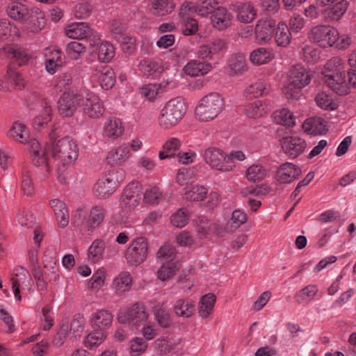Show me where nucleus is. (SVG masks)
<instances>
[{"label":"nucleus","instance_id":"f257e3e1","mask_svg":"<svg viewBox=\"0 0 356 356\" xmlns=\"http://www.w3.org/2000/svg\"><path fill=\"white\" fill-rule=\"evenodd\" d=\"M57 129H53L49 133L50 145L52 156L58 160L63 166L72 163L78 156V148L75 142L68 136L58 140Z\"/></svg>","mask_w":356,"mask_h":356},{"label":"nucleus","instance_id":"f03ea898","mask_svg":"<svg viewBox=\"0 0 356 356\" xmlns=\"http://www.w3.org/2000/svg\"><path fill=\"white\" fill-rule=\"evenodd\" d=\"M223 108L224 100L220 95L217 92H211L200 99L195 114L200 121L207 122L217 117Z\"/></svg>","mask_w":356,"mask_h":356},{"label":"nucleus","instance_id":"7ed1b4c3","mask_svg":"<svg viewBox=\"0 0 356 356\" xmlns=\"http://www.w3.org/2000/svg\"><path fill=\"white\" fill-rule=\"evenodd\" d=\"M186 112V106L183 99L177 97L168 101L162 109L159 118V125L163 129L175 126Z\"/></svg>","mask_w":356,"mask_h":356},{"label":"nucleus","instance_id":"20e7f679","mask_svg":"<svg viewBox=\"0 0 356 356\" xmlns=\"http://www.w3.org/2000/svg\"><path fill=\"white\" fill-rule=\"evenodd\" d=\"M123 170L113 169L108 171L103 177L98 179L93 187L94 195L99 198H106L113 194L124 179Z\"/></svg>","mask_w":356,"mask_h":356},{"label":"nucleus","instance_id":"39448f33","mask_svg":"<svg viewBox=\"0 0 356 356\" xmlns=\"http://www.w3.org/2000/svg\"><path fill=\"white\" fill-rule=\"evenodd\" d=\"M204 160L212 168L222 172L231 171L234 167V163L230 156L220 149L210 147L204 152Z\"/></svg>","mask_w":356,"mask_h":356},{"label":"nucleus","instance_id":"423d86ee","mask_svg":"<svg viewBox=\"0 0 356 356\" xmlns=\"http://www.w3.org/2000/svg\"><path fill=\"white\" fill-rule=\"evenodd\" d=\"M308 38L320 47L327 48L332 47L339 40V33L337 29L330 26H316L308 33Z\"/></svg>","mask_w":356,"mask_h":356},{"label":"nucleus","instance_id":"0eeeda50","mask_svg":"<svg viewBox=\"0 0 356 356\" xmlns=\"http://www.w3.org/2000/svg\"><path fill=\"white\" fill-rule=\"evenodd\" d=\"M148 317L149 314L146 312L145 305L140 302H136L124 311L120 312L117 320L122 324L130 323L134 326L138 327L146 322Z\"/></svg>","mask_w":356,"mask_h":356},{"label":"nucleus","instance_id":"6e6552de","mask_svg":"<svg viewBox=\"0 0 356 356\" xmlns=\"http://www.w3.org/2000/svg\"><path fill=\"white\" fill-rule=\"evenodd\" d=\"M147 238L144 237L135 238L126 250L127 262L131 266H139L147 259Z\"/></svg>","mask_w":356,"mask_h":356},{"label":"nucleus","instance_id":"1a4fd4ad","mask_svg":"<svg viewBox=\"0 0 356 356\" xmlns=\"http://www.w3.org/2000/svg\"><path fill=\"white\" fill-rule=\"evenodd\" d=\"M194 9L195 5L192 2L184 3L179 9V15L182 24L181 30L185 35H193L198 30L197 20L191 17Z\"/></svg>","mask_w":356,"mask_h":356},{"label":"nucleus","instance_id":"9d476101","mask_svg":"<svg viewBox=\"0 0 356 356\" xmlns=\"http://www.w3.org/2000/svg\"><path fill=\"white\" fill-rule=\"evenodd\" d=\"M81 95L74 92H64L58 100V109L59 114L65 118L72 116L76 111L77 106L80 104Z\"/></svg>","mask_w":356,"mask_h":356},{"label":"nucleus","instance_id":"9b49d317","mask_svg":"<svg viewBox=\"0 0 356 356\" xmlns=\"http://www.w3.org/2000/svg\"><path fill=\"white\" fill-rule=\"evenodd\" d=\"M0 56L13 59L19 66L26 64L31 58V54L26 49L17 45L10 44L0 49Z\"/></svg>","mask_w":356,"mask_h":356},{"label":"nucleus","instance_id":"f8f14e48","mask_svg":"<svg viewBox=\"0 0 356 356\" xmlns=\"http://www.w3.org/2000/svg\"><path fill=\"white\" fill-rule=\"evenodd\" d=\"M302 175L300 168L291 163H284L277 169L276 179L280 184H290Z\"/></svg>","mask_w":356,"mask_h":356},{"label":"nucleus","instance_id":"ddd939ff","mask_svg":"<svg viewBox=\"0 0 356 356\" xmlns=\"http://www.w3.org/2000/svg\"><path fill=\"white\" fill-rule=\"evenodd\" d=\"M81 106L83 114L90 118H99L105 111L102 102L95 95L83 100Z\"/></svg>","mask_w":356,"mask_h":356},{"label":"nucleus","instance_id":"4468645a","mask_svg":"<svg viewBox=\"0 0 356 356\" xmlns=\"http://www.w3.org/2000/svg\"><path fill=\"white\" fill-rule=\"evenodd\" d=\"M138 70L143 76L152 79L159 78L165 70L162 60H143L138 65Z\"/></svg>","mask_w":356,"mask_h":356},{"label":"nucleus","instance_id":"2eb2a0df","mask_svg":"<svg viewBox=\"0 0 356 356\" xmlns=\"http://www.w3.org/2000/svg\"><path fill=\"white\" fill-rule=\"evenodd\" d=\"M306 145L304 140L296 136L286 137L282 141L283 150L291 158H296L301 154L305 150Z\"/></svg>","mask_w":356,"mask_h":356},{"label":"nucleus","instance_id":"dca6fc26","mask_svg":"<svg viewBox=\"0 0 356 356\" xmlns=\"http://www.w3.org/2000/svg\"><path fill=\"white\" fill-rule=\"evenodd\" d=\"M345 74H330L324 75L325 82L339 95H346L349 93V88L345 80Z\"/></svg>","mask_w":356,"mask_h":356},{"label":"nucleus","instance_id":"f3484780","mask_svg":"<svg viewBox=\"0 0 356 356\" xmlns=\"http://www.w3.org/2000/svg\"><path fill=\"white\" fill-rule=\"evenodd\" d=\"M288 76L289 81L302 87L307 86L312 80L310 72L301 65L292 66L288 72Z\"/></svg>","mask_w":356,"mask_h":356},{"label":"nucleus","instance_id":"a211bd4d","mask_svg":"<svg viewBox=\"0 0 356 356\" xmlns=\"http://www.w3.org/2000/svg\"><path fill=\"white\" fill-rule=\"evenodd\" d=\"M276 22L273 19H260L255 26V36L260 42L269 40L275 31Z\"/></svg>","mask_w":356,"mask_h":356},{"label":"nucleus","instance_id":"6ab92c4d","mask_svg":"<svg viewBox=\"0 0 356 356\" xmlns=\"http://www.w3.org/2000/svg\"><path fill=\"white\" fill-rule=\"evenodd\" d=\"M302 129L305 133L314 135L325 134L328 131L327 122L321 117L307 118L302 124Z\"/></svg>","mask_w":356,"mask_h":356},{"label":"nucleus","instance_id":"aec40b11","mask_svg":"<svg viewBox=\"0 0 356 356\" xmlns=\"http://www.w3.org/2000/svg\"><path fill=\"white\" fill-rule=\"evenodd\" d=\"M211 22L216 29L224 30L232 24V15L224 7H218L213 10L211 16Z\"/></svg>","mask_w":356,"mask_h":356},{"label":"nucleus","instance_id":"412c9836","mask_svg":"<svg viewBox=\"0 0 356 356\" xmlns=\"http://www.w3.org/2000/svg\"><path fill=\"white\" fill-rule=\"evenodd\" d=\"M26 28L33 33L40 31L46 24L44 13L39 8H33L26 18Z\"/></svg>","mask_w":356,"mask_h":356},{"label":"nucleus","instance_id":"4be33fe9","mask_svg":"<svg viewBox=\"0 0 356 356\" xmlns=\"http://www.w3.org/2000/svg\"><path fill=\"white\" fill-rule=\"evenodd\" d=\"M106 216V210L103 206H93L86 220V229L88 231L94 230L102 223Z\"/></svg>","mask_w":356,"mask_h":356},{"label":"nucleus","instance_id":"5701e85b","mask_svg":"<svg viewBox=\"0 0 356 356\" xmlns=\"http://www.w3.org/2000/svg\"><path fill=\"white\" fill-rule=\"evenodd\" d=\"M43 267L46 270L44 273L45 280L49 282H56L59 278L58 269L56 266V258L51 252L47 251L43 256Z\"/></svg>","mask_w":356,"mask_h":356},{"label":"nucleus","instance_id":"b1692460","mask_svg":"<svg viewBox=\"0 0 356 356\" xmlns=\"http://www.w3.org/2000/svg\"><path fill=\"white\" fill-rule=\"evenodd\" d=\"M113 314L107 309H99L92 314L91 323L93 328L104 331L112 325Z\"/></svg>","mask_w":356,"mask_h":356},{"label":"nucleus","instance_id":"393cba45","mask_svg":"<svg viewBox=\"0 0 356 356\" xmlns=\"http://www.w3.org/2000/svg\"><path fill=\"white\" fill-rule=\"evenodd\" d=\"M49 205L53 209L54 215L61 228L65 227L69 223V212L66 204L59 199H52Z\"/></svg>","mask_w":356,"mask_h":356},{"label":"nucleus","instance_id":"a878e982","mask_svg":"<svg viewBox=\"0 0 356 356\" xmlns=\"http://www.w3.org/2000/svg\"><path fill=\"white\" fill-rule=\"evenodd\" d=\"M211 69L212 65L210 63L197 60H190L184 67L185 73L191 76H204Z\"/></svg>","mask_w":356,"mask_h":356},{"label":"nucleus","instance_id":"bb28decb","mask_svg":"<svg viewBox=\"0 0 356 356\" xmlns=\"http://www.w3.org/2000/svg\"><path fill=\"white\" fill-rule=\"evenodd\" d=\"M348 5L346 0H341L333 6L325 9L323 15L327 22H337L343 16Z\"/></svg>","mask_w":356,"mask_h":356},{"label":"nucleus","instance_id":"cd10ccee","mask_svg":"<svg viewBox=\"0 0 356 356\" xmlns=\"http://www.w3.org/2000/svg\"><path fill=\"white\" fill-rule=\"evenodd\" d=\"M90 29L86 23H74L70 24L65 29V33L67 37L77 39L79 40H83L90 35Z\"/></svg>","mask_w":356,"mask_h":356},{"label":"nucleus","instance_id":"c85d7f7f","mask_svg":"<svg viewBox=\"0 0 356 356\" xmlns=\"http://www.w3.org/2000/svg\"><path fill=\"white\" fill-rule=\"evenodd\" d=\"M115 293L122 295L130 291L132 286V277L129 272H121L113 282Z\"/></svg>","mask_w":356,"mask_h":356},{"label":"nucleus","instance_id":"c756f323","mask_svg":"<svg viewBox=\"0 0 356 356\" xmlns=\"http://www.w3.org/2000/svg\"><path fill=\"white\" fill-rule=\"evenodd\" d=\"M6 12L8 16L13 19L26 21L31 9L20 2L13 1L8 5Z\"/></svg>","mask_w":356,"mask_h":356},{"label":"nucleus","instance_id":"7c9ffc66","mask_svg":"<svg viewBox=\"0 0 356 356\" xmlns=\"http://www.w3.org/2000/svg\"><path fill=\"white\" fill-rule=\"evenodd\" d=\"M129 153L127 145H120L108 153L106 156V162L111 165H121L129 157Z\"/></svg>","mask_w":356,"mask_h":356},{"label":"nucleus","instance_id":"2f4dec72","mask_svg":"<svg viewBox=\"0 0 356 356\" xmlns=\"http://www.w3.org/2000/svg\"><path fill=\"white\" fill-rule=\"evenodd\" d=\"M8 136L20 143H26L29 139V130L22 123L15 122L8 131Z\"/></svg>","mask_w":356,"mask_h":356},{"label":"nucleus","instance_id":"473e14b6","mask_svg":"<svg viewBox=\"0 0 356 356\" xmlns=\"http://www.w3.org/2000/svg\"><path fill=\"white\" fill-rule=\"evenodd\" d=\"M154 316L158 325L163 328H168L172 324V318L170 311L163 305L154 306Z\"/></svg>","mask_w":356,"mask_h":356},{"label":"nucleus","instance_id":"72a5a7b5","mask_svg":"<svg viewBox=\"0 0 356 356\" xmlns=\"http://www.w3.org/2000/svg\"><path fill=\"white\" fill-rule=\"evenodd\" d=\"M257 16V10L250 2L241 3L237 7V18L243 23L251 22Z\"/></svg>","mask_w":356,"mask_h":356},{"label":"nucleus","instance_id":"f704fd0d","mask_svg":"<svg viewBox=\"0 0 356 356\" xmlns=\"http://www.w3.org/2000/svg\"><path fill=\"white\" fill-rule=\"evenodd\" d=\"M270 111V108L269 105L260 100H257L253 103L248 104L245 108L246 115L251 118L262 117Z\"/></svg>","mask_w":356,"mask_h":356},{"label":"nucleus","instance_id":"c9c22d12","mask_svg":"<svg viewBox=\"0 0 356 356\" xmlns=\"http://www.w3.org/2000/svg\"><path fill=\"white\" fill-rule=\"evenodd\" d=\"M216 300V296L211 293L201 298L198 305V313L202 318H207L211 314Z\"/></svg>","mask_w":356,"mask_h":356},{"label":"nucleus","instance_id":"e433bc0d","mask_svg":"<svg viewBox=\"0 0 356 356\" xmlns=\"http://www.w3.org/2000/svg\"><path fill=\"white\" fill-rule=\"evenodd\" d=\"M122 131L123 128L120 120L111 118L105 122L104 134L106 136L115 138L121 136Z\"/></svg>","mask_w":356,"mask_h":356},{"label":"nucleus","instance_id":"4c0bfd02","mask_svg":"<svg viewBox=\"0 0 356 356\" xmlns=\"http://www.w3.org/2000/svg\"><path fill=\"white\" fill-rule=\"evenodd\" d=\"M173 309L177 316L188 318L192 316L195 310V304L192 301L179 299L176 301Z\"/></svg>","mask_w":356,"mask_h":356},{"label":"nucleus","instance_id":"58836bf2","mask_svg":"<svg viewBox=\"0 0 356 356\" xmlns=\"http://www.w3.org/2000/svg\"><path fill=\"white\" fill-rule=\"evenodd\" d=\"M268 92V87L266 82L261 80L250 84L245 90V93L249 98H256L266 95Z\"/></svg>","mask_w":356,"mask_h":356},{"label":"nucleus","instance_id":"ea45409f","mask_svg":"<svg viewBox=\"0 0 356 356\" xmlns=\"http://www.w3.org/2000/svg\"><path fill=\"white\" fill-rule=\"evenodd\" d=\"M247 220L246 214L239 209L234 210L232 212L230 220L225 225V230L227 232H233L239 228L241 225L244 224Z\"/></svg>","mask_w":356,"mask_h":356},{"label":"nucleus","instance_id":"a19ab883","mask_svg":"<svg viewBox=\"0 0 356 356\" xmlns=\"http://www.w3.org/2000/svg\"><path fill=\"white\" fill-rule=\"evenodd\" d=\"M291 34L289 28L285 23H279L276 33L275 41L278 46L286 47L291 42Z\"/></svg>","mask_w":356,"mask_h":356},{"label":"nucleus","instance_id":"79ce46f5","mask_svg":"<svg viewBox=\"0 0 356 356\" xmlns=\"http://www.w3.org/2000/svg\"><path fill=\"white\" fill-rule=\"evenodd\" d=\"M180 146V141L176 138H172L166 141L163 145V151H160L159 157L161 160L174 157L176 154V151Z\"/></svg>","mask_w":356,"mask_h":356},{"label":"nucleus","instance_id":"37998d69","mask_svg":"<svg viewBox=\"0 0 356 356\" xmlns=\"http://www.w3.org/2000/svg\"><path fill=\"white\" fill-rule=\"evenodd\" d=\"M97 75L102 88L108 90L114 86L115 79L114 72L111 68L106 67Z\"/></svg>","mask_w":356,"mask_h":356},{"label":"nucleus","instance_id":"c03bdc74","mask_svg":"<svg viewBox=\"0 0 356 356\" xmlns=\"http://www.w3.org/2000/svg\"><path fill=\"white\" fill-rule=\"evenodd\" d=\"M229 75L234 76L243 73L246 70V63L243 54L233 56L229 64Z\"/></svg>","mask_w":356,"mask_h":356},{"label":"nucleus","instance_id":"a18cd8bd","mask_svg":"<svg viewBox=\"0 0 356 356\" xmlns=\"http://www.w3.org/2000/svg\"><path fill=\"white\" fill-rule=\"evenodd\" d=\"M173 8L174 5L168 0H154L150 10L155 15L163 16L172 12Z\"/></svg>","mask_w":356,"mask_h":356},{"label":"nucleus","instance_id":"49530a36","mask_svg":"<svg viewBox=\"0 0 356 356\" xmlns=\"http://www.w3.org/2000/svg\"><path fill=\"white\" fill-rule=\"evenodd\" d=\"M274 120L277 124L287 127H293L295 120L293 113L287 108H282L274 113Z\"/></svg>","mask_w":356,"mask_h":356},{"label":"nucleus","instance_id":"de8ad7c7","mask_svg":"<svg viewBox=\"0 0 356 356\" xmlns=\"http://www.w3.org/2000/svg\"><path fill=\"white\" fill-rule=\"evenodd\" d=\"M105 248L104 242L99 239L95 240L88 249V257L93 263H97L103 257Z\"/></svg>","mask_w":356,"mask_h":356},{"label":"nucleus","instance_id":"09e8293b","mask_svg":"<svg viewBox=\"0 0 356 356\" xmlns=\"http://www.w3.org/2000/svg\"><path fill=\"white\" fill-rule=\"evenodd\" d=\"M154 343L156 349L161 355L170 353L177 346L173 339L168 337L158 338Z\"/></svg>","mask_w":356,"mask_h":356},{"label":"nucleus","instance_id":"8fccbe9b","mask_svg":"<svg viewBox=\"0 0 356 356\" xmlns=\"http://www.w3.org/2000/svg\"><path fill=\"white\" fill-rule=\"evenodd\" d=\"M269 49L264 47L254 50L250 54V60L255 64L261 65L269 62L272 58Z\"/></svg>","mask_w":356,"mask_h":356},{"label":"nucleus","instance_id":"3c124183","mask_svg":"<svg viewBox=\"0 0 356 356\" xmlns=\"http://www.w3.org/2000/svg\"><path fill=\"white\" fill-rule=\"evenodd\" d=\"M140 196L134 195H130L122 193L120 197V206L122 209L125 212L134 211L139 204Z\"/></svg>","mask_w":356,"mask_h":356},{"label":"nucleus","instance_id":"603ef678","mask_svg":"<svg viewBox=\"0 0 356 356\" xmlns=\"http://www.w3.org/2000/svg\"><path fill=\"white\" fill-rule=\"evenodd\" d=\"M247 179L252 182L262 181L266 176V169L261 165H252L246 170Z\"/></svg>","mask_w":356,"mask_h":356},{"label":"nucleus","instance_id":"864d4df0","mask_svg":"<svg viewBox=\"0 0 356 356\" xmlns=\"http://www.w3.org/2000/svg\"><path fill=\"white\" fill-rule=\"evenodd\" d=\"M115 55V48L109 42L101 43L97 48L98 58L102 62L110 61Z\"/></svg>","mask_w":356,"mask_h":356},{"label":"nucleus","instance_id":"5fc2aeb1","mask_svg":"<svg viewBox=\"0 0 356 356\" xmlns=\"http://www.w3.org/2000/svg\"><path fill=\"white\" fill-rule=\"evenodd\" d=\"M217 5L216 0H200L195 6L194 12H196L202 17L207 16L208 14L213 13Z\"/></svg>","mask_w":356,"mask_h":356},{"label":"nucleus","instance_id":"6e6d98bb","mask_svg":"<svg viewBox=\"0 0 356 356\" xmlns=\"http://www.w3.org/2000/svg\"><path fill=\"white\" fill-rule=\"evenodd\" d=\"M184 190L185 197L190 201H202L207 194V189L202 186H193L190 190Z\"/></svg>","mask_w":356,"mask_h":356},{"label":"nucleus","instance_id":"4d7b16f0","mask_svg":"<svg viewBox=\"0 0 356 356\" xmlns=\"http://www.w3.org/2000/svg\"><path fill=\"white\" fill-rule=\"evenodd\" d=\"M330 72H334V74L337 73L339 74L346 73L342 60L340 58L334 57L327 62L325 65V69L323 71V74H328Z\"/></svg>","mask_w":356,"mask_h":356},{"label":"nucleus","instance_id":"13d9d810","mask_svg":"<svg viewBox=\"0 0 356 356\" xmlns=\"http://www.w3.org/2000/svg\"><path fill=\"white\" fill-rule=\"evenodd\" d=\"M106 338L104 331L98 330L89 333L84 340L85 346L92 348L94 346L99 345Z\"/></svg>","mask_w":356,"mask_h":356},{"label":"nucleus","instance_id":"bf43d9fd","mask_svg":"<svg viewBox=\"0 0 356 356\" xmlns=\"http://www.w3.org/2000/svg\"><path fill=\"white\" fill-rule=\"evenodd\" d=\"M318 292V288L316 285L311 284L308 285L302 289L296 295V300L297 302L301 303L304 302L307 298L312 300Z\"/></svg>","mask_w":356,"mask_h":356},{"label":"nucleus","instance_id":"052dcab7","mask_svg":"<svg viewBox=\"0 0 356 356\" xmlns=\"http://www.w3.org/2000/svg\"><path fill=\"white\" fill-rule=\"evenodd\" d=\"M270 191V188L265 184L256 186H248L241 191V194L243 196L254 195L255 196L266 195Z\"/></svg>","mask_w":356,"mask_h":356},{"label":"nucleus","instance_id":"680f3d73","mask_svg":"<svg viewBox=\"0 0 356 356\" xmlns=\"http://www.w3.org/2000/svg\"><path fill=\"white\" fill-rule=\"evenodd\" d=\"M188 217L189 215L187 210L181 208L171 216V222L173 226L181 228L188 223Z\"/></svg>","mask_w":356,"mask_h":356},{"label":"nucleus","instance_id":"e2e57ef3","mask_svg":"<svg viewBox=\"0 0 356 356\" xmlns=\"http://www.w3.org/2000/svg\"><path fill=\"white\" fill-rule=\"evenodd\" d=\"M147 348V343L143 338L136 337L130 341V353L132 356H139L144 353Z\"/></svg>","mask_w":356,"mask_h":356},{"label":"nucleus","instance_id":"0e129e2a","mask_svg":"<svg viewBox=\"0 0 356 356\" xmlns=\"http://www.w3.org/2000/svg\"><path fill=\"white\" fill-rule=\"evenodd\" d=\"M195 171L193 169L183 168L180 169L177 175V181L181 186L187 185L193 181Z\"/></svg>","mask_w":356,"mask_h":356},{"label":"nucleus","instance_id":"69168bd1","mask_svg":"<svg viewBox=\"0 0 356 356\" xmlns=\"http://www.w3.org/2000/svg\"><path fill=\"white\" fill-rule=\"evenodd\" d=\"M194 225L198 234L205 236L211 229V225L207 217L201 216L194 220Z\"/></svg>","mask_w":356,"mask_h":356},{"label":"nucleus","instance_id":"338daca9","mask_svg":"<svg viewBox=\"0 0 356 356\" xmlns=\"http://www.w3.org/2000/svg\"><path fill=\"white\" fill-rule=\"evenodd\" d=\"M302 58L307 63L316 62L319 58L318 50L312 46L305 45L302 49Z\"/></svg>","mask_w":356,"mask_h":356},{"label":"nucleus","instance_id":"774afa93","mask_svg":"<svg viewBox=\"0 0 356 356\" xmlns=\"http://www.w3.org/2000/svg\"><path fill=\"white\" fill-rule=\"evenodd\" d=\"M161 88V84H147L140 88V93L149 101H152L157 96Z\"/></svg>","mask_w":356,"mask_h":356}]
</instances>
